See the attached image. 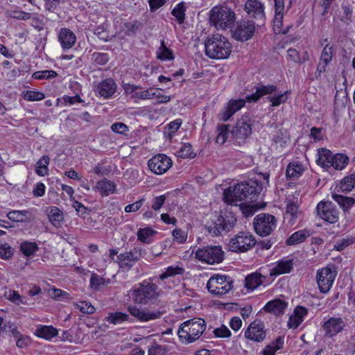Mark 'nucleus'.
Masks as SVG:
<instances>
[{"label": "nucleus", "mask_w": 355, "mask_h": 355, "mask_svg": "<svg viewBox=\"0 0 355 355\" xmlns=\"http://www.w3.org/2000/svg\"><path fill=\"white\" fill-rule=\"evenodd\" d=\"M262 189L263 185L259 181L250 180L226 189L223 192V200L227 204H233L242 200L252 202L257 200Z\"/></svg>", "instance_id": "1"}, {"label": "nucleus", "mask_w": 355, "mask_h": 355, "mask_svg": "<svg viewBox=\"0 0 355 355\" xmlns=\"http://www.w3.org/2000/svg\"><path fill=\"white\" fill-rule=\"evenodd\" d=\"M129 293L135 304L152 305L157 303L162 291L156 284L145 280L135 285Z\"/></svg>", "instance_id": "2"}, {"label": "nucleus", "mask_w": 355, "mask_h": 355, "mask_svg": "<svg viewBox=\"0 0 355 355\" xmlns=\"http://www.w3.org/2000/svg\"><path fill=\"white\" fill-rule=\"evenodd\" d=\"M205 53L211 59L227 58L232 52V44L224 36L216 34L205 42Z\"/></svg>", "instance_id": "3"}, {"label": "nucleus", "mask_w": 355, "mask_h": 355, "mask_svg": "<svg viewBox=\"0 0 355 355\" xmlns=\"http://www.w3.org/2000/svg\"><path fill=\"white\" fill-rule=\"evenodd\" d=\"M206 329L205 321L194 318L184 322L178 329V336L182 342L189 344L200 338Z\"/></svg>", "instance_id": "4"}, {"label": "nucleus", "mask_w": 355, "mask_h": 355, "mask_svg": "<svg viewBox=\"0 0 355 355\" xmlns=\"http://www.w3.org/2000/svg\"><path fill=\"white\" fill-rule=\"evenodd\" d=\"M237 220L232 213H225L220 215L214 220L207 223L205 228L212 236L222 235L223 232H228L233 229Z\"/></svg>", "instance_id": "5"}, {"label": "nucleus", "mask_w": 355, "mask_h": 355, "mask_svg": "<svg viewBox=\"0 0 355 355\" xmlns=\"http://www.w3.org/2000/svg\"><path fill=\"white\" fill-rule=\"evenodd\" d=\"M235 19L234 12L227 7H214L211 10L210 22L218 29L225 30L231 28Z\"/></svg>", "instance_id": "6"}, {"label": "nucleus", "mask_w": 355, "mask_h": 355, "mask_svg": "<svg viewBox=\"0 0 355 355\" xmlns=\"http://www.w3.org/2000/svg\"><path fill=\"white\" fill-rule=\"evenodd\" d=\"M196 257L208 264H218L223 261L224 252L219 245H208L198 248L196 252Z\"/></svg>", "instance_id": "7"}, {"label": "nucleus", "mask_w": 355, "mask_h": 355, "mask_svg": "<svg viewBox=\"0 0 355 355\" xmlns=\"http://www.w3.org/2000/svg\"><path fill=\"white\" fill-rule=\"evenodd\" d=\"M207 288L212 294L223 295L233 288V280L226 275H214L208 280Z\"/></svg>", "instance_id": "8"}, {"label": "nucleus", "mask_w": 355, "mask_h": 355, "mask_svg": "<svg viewBox=\"0 0 355 355\" xmlns=\"http://www.w3.org/2000/svg\"><path fill=\"white\" fill-rule=\"evenodd\" d=\"M255 243L256 241L252 234L242 232L230 239L227 249L234 252H244L252 248Z\"/></svg>", "instance_id": "9"}, {"label": "nucleus", "mask_w": 355, "mask_h": 355, "mask_svg": "<svg viewBox=\"0 0 355 355\" xmlns=\"http://www.w3.org/2000/svg\"><path fill=\"white\" fill-rule=\"evenodd\" d=\"M144 251L141 248L135 247L128 252H125L116 256V263L119 268L124 270H130L133 266L142 257Z\"/></svg>", "instance_id": "10"}, {"label": "nucleus", "mask_w": 355, "mask_h": 355, "mask_svg": "<svg viewBox=\"0 0 355 355\" xmlns=\"http://www.w3.org/2000/svg\"><path fill=\"white\" fill-rule=\"evenodd\" d=\"M254 227L257 234L261 236L269 235L275 227V218L268 214H259L254 219Z\"/></svg>", "instance_id": "11"}, {"label": "nucleus", "mask_w": 355, "mask_h": 355, "mask_svg": "<svg viewBox=\"0 0 355 355\" xmlns=\"http://www.w3.org/2000/svg\"><path fill=\"white\" fill-rule=\"evenodd\" d=\"M244 10L248 13L249 17L256 20L257 26H261L265 24L264 6L260 1L248 0L245 4Z\"/></svg>", "instance_id": "12"}, {"label": "nucleus", "mask_w": 355, "mask_h": 355, "mask_svg": "<svg viewBox=\"0 0 355 355\" xmlns=\"http://www.w3.org/2000/svg\"><path fill=\"white\" fill-rule=\"evenodd\" d=\"M336 277V272H334L330 267H325L317 271V284L322 293H327L329 291Z\"/></svg>", "instance_id": "13"}, {"label": "nucleus", "mask_w": 355, "mask_h": 355, "mask_svg": "<svg viewBox=\"0 0 355 355\" xmlns=\"http://www.w3.org/2000/svg\"><path fill=\"white\" fill-rule=\"evenodd\" d=\"M172 164L171 159L164 154L154 156L148 163L150 170L157 175L166 173L172 166Z\"/></svg>", "instance_id": "14"}, {"label": "nucleus", "mask_w": 355, "mask_h": 355, "mask_svg": "<svg viewBox=\"0 0 355 355\" xmlns=\"http://www.w3.org/2000/svg\"><path fill=\"white\" fill-rule=\"evenodd\" d=\"M252 120L248 116L239 119L232 130V135L237 140H244L252 134Z\"/></svg>", "instance_id": "15"}, {"label": "nucleus", "mask_w": 355, "mask_h": 355, "mask_svg": "<svg viewBox=\"0 0 355 355\" xmlns=\"http://www.w3.org/2000/svg\"><path fill=\"white\" fill-rule=\"evenodd\" d=\"M316 210L322 219L330 223H335L338 219V211L331 202L320 201Z\"/></svg>", "instance_id": "16"}, {"label": "nucleus", "mask_w": 355, "mask_h": 355, "mask_svg": "<svg viewBox=\"0 0 355 355\" xmlns=\"http://www.w3.org/2000/svg\"><path fill=\"white\" fill-rule=\"evenodd\" d=\"M255 32V23L250 21H241L237 23L236 28L234 31V37L241 42L250 40Z\"/></svg>", "instance_id": "17"}, {"label": "nucleus", "mask_w": 355, "mask_h": 355, "mask_svg": "<svg viewBox=\"0 0 355 355\" xmlns=\"http://www.w3.org/2000/svg\"><path fill=\"white\" fill-rule=\"evenodd\" d=\"M245 337L255 342H261L266 338V330L263 322L254 320L251 322L245 331Z\"/></svg>", "instance_id": "18"}, {"label": "nucleus", "mask_w": 355, "mask_h": 355, "mask_svg": "<svg viewBox=\"0 0 355 355\" xmlns=\"http://www.w3.org/2000/svg\"><path fill=\"white\" fill-rule=\"evenodd\" d=\"M128 311L132 316H134L141 322L156 320L159 318L162 315V312L161 311H146L135 305L129 306L128 307Z\"/></svg>", "instance_id": "19"}, {"label": "nucleus", "mask_w": 355, "mask_h": 355, "mask_svg": "<svg viewBox=\"0 0 355 355\" xmlns=\"http://www.w3.org/2000/svg\"><path fill=\"white\" fill-rule=\"evenodd\" d=\"M345 323L341 318L331 317L323 324V329L325 335L329 338H332L341 332Z\"/></svg>", "instance_id": "20"}, {"label": "nucleus", "mask_w": 355, "mask_h": 355, "mask_svg": "<svg viewBox=\"0 0 355 355\" xmlns=\"http://www.w3.org/2000/svg\"><path fill=\"white\" fill-rule=\"evenodd\" d=\"M277 91V86L274 85H264L261 83L257 84L255 87V92L250 95L246 96L248 102H257L261 97L270 95Z\"/></svg>", "instance_id": "21"}, {"label": "nucleus", "mask_w": 355, "mask_h": 355, "mask_svg": "<svg viewBox=\"0 0 355 355\" xmlns=\"http://www.w3.org/2000/svg\"><path fill=\"white\" fill-rule=\"evenodd\" d=\"M58 41L63 49H70L76 44V36L69 28H62L58 34Z\"/></svg>", "instance_id": "22"}, {"label": "nucleus", "mask_w": 355, "mask_h": 355, "mask_svg": "<svg viewBox=\"0 0 355 355\" xmlns=\"http://www.w3.org/2000/svg\"><path fill=\"white\" fill-rule=\"evenodd\" d=\"M246 101V99L241 98L230 100L225 110L220 114V119L224 121L229 120L233 114L245 106Z\"/></svg>", "instance_id": "23"}, {"label": "nucleus", "mask_w": 355, "mask_h": 355, "mask_svg": "<svg viewBox=\"0 0 355 355\" xmlns=\"http://www.w3.org/2000/svg\"><path fill=\"white\" fill-rule=\"evenodd\" d=\"M116 85L112 78L102 80L97 86L98 94L105 98L111 97L115 92Z\"/></svg>", "instance_id": "24"}, {"label": "nucleus", "mask_w": 355, "mask_h": 355, "mask_svg": "<svg viewBox=\"0 0 355 355\" xmlns=\"http://www.w3.org/2000/svg\"><path fill=\"white\" fill-rule=\"evenodd\" d=\"M287 307V303L280 299H275L269 301L265 305L263 309L265 311L272 313L276 315H282L284 313Z\"/></svg>", "instance_id": "25"}, {"label": "nucleus", "mask_w": 355, "mask_h": 355, "mask_svg": "<svg viewBox=\"0 0 355 355\" xmlns=\"http://www.w3.org/2000/svg\"><path fill=\"white\" fill-rule=\"evenodd\" d=\"M95 189L99 191L102 196H107L116 191V184L114 182L103 178L97 182Z\"/></svg>", "instance_id": "26"}, {"label": "nucleus", "mask_w": 355, "mask_h": 355, "mask_svg": "<svg viewBox=\"0 0 355 355\" xmlns=\"http://www.w3.org/2000/svg\"><path fill=\"white\" fill-rule=\"evenodd\" d=\"M293 268V259H282L277 262L276 266L271 270L270 275H279L289 273Z\"/></svg>", "instance_id": "27"}, {"label": "nucleus", "mask_w": 355, "mask_h": 355, "mask_svg": "<svg viewBox=\"0 0 355 355\" xmlns=\"http://www.w3.org/2000/svg\"><path fill=\"white\" fill-rule=\"evenodd\" d=\"M317 164L322 168H329L331 167L333 156L331 152L327 148H320L318 151Z\"/></svg>", "instance_id": "28"}, {"label": "nucleus", "mask_w": 355, "mask_h": 355, "mask_svg": "<svg viewBox=\"0 0 355 355\" xmlns=\"http://www.w3.org/2000/svg\"><path fill=\"white\" fill-rule=\"evenodd\" d=\"M311 234L309 230L304 229L297 231L292 234L290 237L286 240L288 245H293L304 241Z\"/></svg>", "instance_id": "29"}, {"label": "nucleus", "mask_w": 355, "mask_h": 355, "mask_svg": "<svg viewBox=\"0 0 355 355\" xmlns=\"http://www.w3.org/2000/svg\"><path fill=\"white\" fill-rule=\"evenodd\" d=\"M105 321L110 324H121L124 322H132V318L128 314L123 312H112L109 313L107 317H105Z\"/></svg>", "instance_id": "30"}, {"label": "nucleus", "mask_w": 355, "mask_h": 355, "mask_svg": "<svg viewBox=\"0 0 355 355\" xmlns=\"http://www.w3.org/2000/svg\"><path fill=\"white\" fill-rule=\"evenodd\" d=\"M266 277L258 272L248 275L245 279V286L248 289L254 290L263 284Z\"/></svg>", "instance_id": "31"}, {"label": "nucleus", "mask_w": 355, "mask_h": 355, "mask_svg": "<svg viewBox=\"0 0 355 355\" xmlns=\"http://www.w3.org/2000/svg\"><path fill=\"white\" fill-rule=\"evenodd\" d=\"M332 198L340 205L345 211H347L355 203V199L351 197L344 196L339 194H333Z\"/></svg>", "instance_id": "32"}, {"label": "nucleus", "mask_w": 355, "mask_h": 355, "mask_svg": "<svg viewBox=\"0 0 355 355\" xmlns=\"http://www.w3.org/2000/svg\"><path fill=\"white\" fill-rule=\"evenodd\" d=\"M35 334L40 338L50 340L58 334V331L52 326H41L37 327Z\"/></svg>", "instance_id": "33"}, {"label": "nucleus", "mask_w": 355, "mask_h": 355, "mask_svg": "<svg viewBox=\"0 0 355 355\" xmlns=\"http://www.w3.org/2000/svg\"><path fill=\"white\" fill-rule=\"evenodd\" d=\"M48 217L51 224L55 227H60L63 220V214L56 207L50 209L48 211Z\"/></svg>", "instance_id": "34"}, {"label": "nucleus", "mask_w": 355, "mask_h": 355, "mask_svg": "<svg viewBox=\"0 0 355 355\" xmlns=\"http://www.w3.org/2000/svg\"><path fill=\"white\" fill-rule=\"evenodd\" d=\"M349 163V157L344 155L338 153L333 156L331 167L336 170H343Z\"/></svg>", "instance_id": "35"}, {"label": "nucleus", "mask_w": 355, "mask_h": 355, "mask_svg": "<svg viewBox=\"0 0 355 355\" xmlns=\"http://www.w3.org/2000/svg\"><path fill=\"white\" fill-rule=\"evenodd\" d=\"M304 168L302 164L298 162H294L290 163L287 166L286 175L287 178H298L302 174Z\"/></svg>", "instance_id": "36"}, {"label": "nucleus", "mask_w": 355, "mask_h": 355, "mask_svg": "<svg viewBox=\"0 0 355 355\" xmlns=\"http://www.w3.org/2000/svg\"><path fill=\"white\" fill-rule=\"evenodd\" d=\"M157 58L161 60H174L173 51L166 46L164 40L161 42V46H159L157 51Z\"/></svg>", "instance_id": "37"}, {"label": "nucleus", "mask_w": 355, "mask_h": 355, "mask_svg": "<svg viewBox=\"0 0 355 355\" xmlns=\"http://www.w3.org/2000/svg\"><path fill=\"white\" fill-rule=\"evenodd\" d=\"M49 164V157L47 155H43L36 164V173L40 176H44L48 172V165Z\"/></svg>", "instance_id": "38"}, {"label": "nucleus", "mask_w": 355, "mask_h": 355, "mask_svg": "<svg viewBox=\"0 0 355 355\" xmlns=\"http://www.w3.org/2000/svg\"><path fill=\"white\" fill-rule=\"evenodd\" d=\"M355 187V173L346 176L340 182V189L343 191H351Z\"/></svg>", "instance_id": "39"}, {"label": "nucleus", "mask_w": 355, "mask_h": 355, "mask_svg": "<svg viewBox=\"0 0 355 355\" xmlns=\"http://www.w3.org/2000/svg\"><path fill=\"white\" fill-rule=\"evenodd\" d=\"M297 206L293 202H289L287 203L286 211L284 218L288 220L291 224L294 223V219L297 216Z\"/></svg>", "instance_id": "40"}, {"label": "nucleus", "mask_w": 355, "mask_h": 355, "mask_svg": "<svg viewBox=\"0 0 355 355\" xmlns=\"http://www.w3.org/2000/svg\"><path fill=\"white\" fill-rule=\"evenodd\" d=\"M177 154L178 157L182 158H194L196 156L192 146L189 143L182 144Z\"/></svg>", "instance_id": "41"}, {"label": "nucleus", "mask_w": 355, "mask_h": 355, "mask_svg": "<svg viewBox=\"0 0 355 355\" xmlns=\"http://www.w3.org/2000/svg\"><path fill=\"white\" fill-rule=\"evenodd\" d=\"M20 250L24 255L29 257L38 250V246L34 242L25 241L21 244Z\"/></svg>", "instance_id": "42"}, {"label": "nucleus", "mask_w": 355, "mask_h": 355, "mask_svg": "<svg viewBox=\"0 0 355 355\" xmlns=\"http://www.w3.org/2000/svg\"><path fill=\"white\" fill-rule=\"evenodd\" d=\"M217 136L216 142L219 144H223L227 138L229 134V126L227 125H222L217 128Z\"/></svg>", "instance_id": "43"}, {"label": "nucleus", "mask_w": 355, "mask_h": 355, "mask_svg": "<svg viewBox=\"0 0 355 355\" xmlns=\"http://www.w3.org/2000/svg\"><path fill=\"white\" fill-rule=\"evenodd\" d=\"M27 211H10L7 216L8 218L15 222H26L28 220Z\"/></svg>", "instance_id": "44"}, {"label": "nucleus", "mask_w": 355, "mask_h": 355, "mask_svg": "<svg viewBox=\"0 0 355 355\" xmlns=\"http://www.w3.org/2000/svg\"><path fill=\"white\" fill-rule=\"evenodd\" d=\"M184 272V269L179 267L178 266H169L166 268V271L163 272L160 276L159 278L161 279H166L169 277H173L176 275H182Z\"/></svg>", "instance_id": "45"}, {"label": "nucleus", "mask_w": 355, "mask_h": 355, "mask_svg": "<svg viewBox=\"0 0 355 355\" xmlns=\"http://www.w3.org/2000/svg\"><path fill=\"white\" fill-rule=\"evenodd\" d=\"M334 55V48L332 46H329L327 44L321 53L320 60L325 62V64H329L331 60Z\"/></svg>", "instance_id": "46"}, {"label": "nucleus", "mask_w": 355, "mask_h": 355, "mask_svg": "<svg viewBox=\"0 0 355 355\" xmlns=\"http://www.w3.org/2000/svg\"><path fill=\"white\" fill-rule=\"evenodd\" d=\"M58 76L56 71L53 70H44V71H38L33 74V78L36 80H42V79H49L51 78H55Z\"/></svg>", "instance_id": "47"}, {"label": "nucleus", "mask_w": 355, "mask_h": 355, "mask_svg": "<svg viewBox=\"0 0 355 355\" xmlns=\"http://www.w3.org/2000/svg\"><path fill=\"white\" fill-rule=\"evenodd\" d=\"M74 306L76 308L79 309L80 312L85 314H92L95 311V308L92 305V304L85 301L75 303Z\"/></svg>", "instance_id": "48"}, {"label": "nucleus", "mask_w": 355, "mask_h": 355, "mask_svg": "<svg viewBox=\"0 0 355 355\" xmlns=\"http://www.w3.org/2000/svg\"><path fill=\"white\" fill-rule=\"evenodd\" d=\"M125 28V33L127 35H132L136 33L142 28V23L139 21H134L132 22H128L124 24Z\"/></svg>", "instance_id": "49"}, {"label": "nucleus", "mask_w": 355, "mask_h": 355, "mask_svg": "<svg viewBox=\"0 0 355 355\" xmlns=\"http://www.w3.org/2000/svg\"><path fill=\"white\" fill-rule=\"evenodd\" d=\"M185 9L183 3L178 4L172 10V14L175 16L180 24L184 22Z\"/></svg>", "instance_id": "50"}, {"label": "nucleus", "mask_w": 355, "mask_h": 355, "mask_svg": "<svg viewBox=\"0 0 355 355\" xmlns=\"http://www.w3.org/2000/svg\"><path fill=\"white\" fill-rule=\"evenodd\" d=\"M354 243V239L352 236L343 238L336 241L334 245V248L338 251H342L345 248L353 244Z\"/></svg>", "instance_id": "51"}, {"label": "nucleus", "mask_w": 355, "mask_h": 355, "mask_svg": "<svg viewBox=\"0 0 355 355\" xmlns=\"http://www.w3.org/2000/svg\"><path fill=\"white\" fill-rule=\"evenodd\" d=\"M7 16L17 19H23V20H28L31 18V14L28 12H26L24 11H19V10H8L6 12Z\"/></svg>", "instance_id": "52"}, {"label": "nucleus", "mask_w": 355, "mask_h": 355, "mask_svg": "<svg viewBox=\"0 0 355 355\" xmlns=\"http://www.w3.org/2000/svg\"><path fill=\"white\" fill-rule=\"evenodd\" d=\"M287 93L288 92H285L277 96H269L268 98L271 102V106L276 107L285 103L288 99Z\"/></svg>", "instance_id": "53"}, {"label": "nucleus", "mask_w": 355, "mask_h": 355, "mask_svg": "<svg viewBox=\"0 0 355 355\" xmlns=\"http://www.w3.org/2000/svg\"><path fill=\"white\" fill-rule=\"evenodd\" d=\"M277 341L280 345L277 346L267 345L263 351V355H275V352L280 349L284 344L283 339L281 337H278Z\"/></svg>", "instance_id": "54"}, {"label": "nucleus", "mask_w": 355, "mask_h": 355, "mask_svg": "<svg viewBox=\"0 0 355 355\" xmlns=\"http://www.w3.org/2000/svg\"><path fill=\"white\" fill-rule=\"evenodd\" d=\"M154 90L155 88L150 87L146 90L136 92L134 97L142 100L152 99L155 95Z\"/></svg>", "instance_id": "55"}, {"label": "nucleus", "mask_w": 355, "mask_h": 355, "mask_svg": "<svg viewBox=\"0 0 355 355\" xmlns=\"http://www.w3.org/2000/svg\"><path fill=\"white\" fill-rule=\"evenodd\" d=\"M45 98V95L39 92H35V91H26L24 93V98L28 101H40Z\"/></svg>", "instance_id": "56"}, {"label": "nucleus", "mask_w": 355, "mask_h": 355, "mask_svg": "<svg viewBox=\"0 0 355 355\" xmlns=\"http://www.w3.org/2000/svg\"><path fill=\"white\" fill-rule=\"evenodd\" d=\"M94 61L99 65H105L109 61V55L105 53H94L92 54Z\"/></svg>", "instance_id": "57"}, {"label": "nucleus", "mask_w": 355, "mask_h": 355, "mask_svg": "<svg viewBox=\"0 0 355 355\" xmlns=\"http://www.w3.org/2000/svg\"><path fill=\"white\" fill-rule=\"evenodd\" d=\"M91 287L95 290H99L101 286L105 285V279L96 274H92L90 277Z\"/></svg>", "instance_id": "58"}, {"label": "nucleus", "mask_w": 355, "mask_h": 355, "mask_svg": "<svg viewBox=\"0 0 355 355\" xmlns=\"http://www.w3.org/2000/svg\"><path fill=\"white\" fill-rule=\"evenodd\" d=\"M8 299L10 301L15 303L17 305H19L21 304H27L26 300H24V297H21L17 292H16L15 291H9V293L8 295Z\"/></svg>", "instance_id": "59"}, {"label": "nucleus", "mask_w": 355, "mask_h": 355, "mask_svg": "<svg viewBox=\"0 0 355 355\" xmlns=\"http://www.w3.org/2000/svg\"><path fill=\"white\" fill-rule=\"evenodd\" d=\"M282 18L283 15L275 14L274 31L276 33H282L283 34H286L288 31V28H286L283 31L282 30Z\"/></svg>", "instance_id": "60"}, {"label": "nucleus", "mask_w": 355, "mask_h": 355, "mask_svg": "<svg viewBox=\"0 0 355 355\" xmlns=\"http://www.w3.org/2000/svg\"><path fill=\"white\" fill-rule=\"evenodd\" d=\"M111 130L116 133L125 135L129 131V128L123 123L116 122L112 124Z\"/></svg>", "instance_id": "61"}, {"label": "nucleus", "mask_w": 355, "mask_h": 355, "mask_svg": "<svg viewBox=\"0 0 355 355\" xmlns=\"http://www.w3.org/2000/svg\"><path fill=\"white\" fill-rule=\"evenodd\" d=\"M173 236L175 241L179 243H183L186 241L187 234L181 229H175L173 231Z\"/></svg>", "instance_id": "62"}, {"label": "nucleus", "mask_w": 355, "mask_h": 355, "mask_svg": "<svg viewBox=\"0 0 355 355\" xmlns=\"http://www.w3.org/2000/svg\"><path fill=\"white\" fill-rule=\"evenodd\" d=\"M214 334L215 336L218 338H229L231 336L230 331L225 325H222L220 327L215 329L214 330Z\"/></svg>", "instance_id": "63"}, {"label": "nucleus", "mask_w": 355, "mask_h": 355, "mask_svg": "<svg viewBox=\"0 0 355 355\" xmlns=\"http://www.w3.org/2000/svg\"><path fill=\"white\" fill-rule=\"evenodd\" d=\"M153 230L150 228L139 229L137 232L138 239L142 242L147 243L148 236L153 234Z\"/></svg>", "instance_id": "64"}]
</instances>
